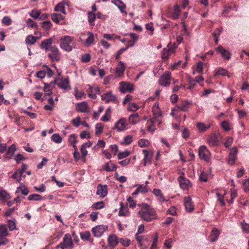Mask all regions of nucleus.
I'll return each instance as SVG.
<instances>
[{"label": "nucleus", "mask_w": 249, "mask_h": 249, "mask_svg": "<svg viewBox=\"0 0 249 249\" xmlns=\"http://www.w3.org/2000/svg\"><path fill=\"white\" fill-rule=\"evenodd\" d=\"M141 218L147 222H151L158 218L154 209L146 203L142 204L141 210L138 213Z\"/></svg>", "instance_id": "f257e3e1"}, {"label": "nucleus", "mask_w": 249, "mask_h": 249, "mask_svg": "<svg viewBox=\"0 0 249 249\" xmlns=\"http://www.w3.org/2000/svg\"><path fill=\"white\" fill-rule=\"evenodd\" d=\"M60 48L67 52H71L74 45L73 37L69 36H62L60 38Z\"/></svg>", "instance_id": "f03ea898"}, {"label": "nucleus", "mask_w": 249, "mask_h": 249, "mask_svg": "<svg viewBox=\"0 0 249 249\" xmlns=\"http://www.w3.org/2000/svg\"><path fill=\"white\" fill-rule=\"evenodd\" d=\"M171 74L169 71H165L159 80V84L162 87H169L171 84Z\"/></svg>", "instance_id": "7ed1b4c3"}, {"label": "nucleus", "mask_w": 249, "mask_h": 249, "mask_svg": "<svg viewBox=\"0 0 249 249\" xmlns=\"http://www.w3.org/2000/svg\"><path fill=\"white\" fill-rule=\"evenodd\" d=\"M51 53L48 54L49 58L53 62H58L60 59V54L58 48L56 46L50 48Z\"/></svg>", "instance_id": "20e7f679"}, {"label": "nucleus", "mask_w": 249, "mask_h": 249, "mask_svg": "<svg viewBox=\"0 0 249 249\" xmlns=\"http://www.w3.org/2000/svg\"><path fill=\"white\" fill-rule=\"evenodd\" d=\"M198 155L201 160L208 161L210 159V152L206 146L202 145L199 148Z\"/></svg>", "instance_id": "39448f33"}, {"label": "nucleus", "mask_w": 249, "mask_h": 249, "mask_svg": "<svg viewBox=\"0 0 249 249\" xmlns=\"http://www.w3.org/2000/svg\"><path fill=\"white\" fill-rule=\"evenodd\" d=\"M238 153L237 149L236 147H233L230 149L227 160V163L229 165H233L235 164L237 159V154Z\"/></svg>", "instance_id": "423d86ee"}, {"label": "nucleus", "mask_w": 249, "mask_h": 249, "mask_svg": "<svg viewBox=\"0 0 249 249\" xmlns=\"http://www.w3.org/2000/svg\"><path fill=\"white\" fill-rule=\"evenodd\" d=\"M101 100L104 101L106 104L109 102L116 104L118 102L117 97L115 95L113 94L111 91L102 95Z\"/></svg>", "instance_id": "0eeeda50"}, {"label": "nucleus", "mask_w": 249, "mask_h": 249, "mask_svg": "<svg viewBox=\"0 0 249 249\" xmlns=\"http://www.w3.org/2000/svg\"><path fill=\"white\" fill-rule=\"evenodd\" d=\"M107 230V227L105 225H98L93 227L92 230V232L95 237H101L104 232Z\"/></svg>", "instance_id": "6e6552de"}, {"label": "nucleus", "mask_w": 249, "mask_h": 249, "mask_svg": "<svg viewBox=\"0 0 249 249\" xmlns=\"http://www.w3.org/2000/svg\"><path fill=\"white\" fill-rule=\"evenodd\" d=\"M120 90L124 93L126 91L132 92L134 90V85L129 82H121L120 83Z\"/></svg>", "instance_id": "1a4fd4ad"}, {"label": "nucleus", "mask_w": 249, "mask_h": 249, "mask_svg": "<svg viewBox=\"0 0 249 249\" xmlns=\"http://www.w3.org/2000/svg\"><path fill=\"white\" fill-rule=\"evenodd\" d=\"M128 124L127 120L124 118H122L118 120L115 124V127L118 131H123L126 129Z\"/></svg>", "instance_id": "9d476101"}, {"label": "nucleus", "mask_w": 249, "mask_h": 249, "mask_svg": "<svg viewBox=\"0 0 249 249\" xmlns=\"http://www.w3.org/2000/svg\"><path fill=\"white\" fill-rule=\"evenodd\" d=\"M178 181L179 183L180 187L182 189H187L191 187V183L190 180L184 178L183 176H180L178 178Z\"/></svg>", "instance_id": "9b49d317"}, {"label": "nucleus", "mask_w": 249, "mask_h": 249, "mask_svg": "<svg viewBox=\"0 0 249 249\" xmlns=\"http://www.w3.org/2000/svg\"><path fill=\"white\" fill-rule=\"evenodd\" d=\"M216 50L225 59L229 60L231 58V53L228 51L225 50L223 46H219Z\"/></svg>", "instance_id": "f8f14e48"}, {"label": "nucleus", "mask_w": 249, "mask_h": 249, "mask_svg": "<svg viewBox=\"0 0 249 249\" xmlns=\"http://www.w3.org/2000/svg\"><path fill=\"white\" fill-rule=\"evenodd\" d=\"M54 83L61 89H70L69 82L68 79H57L54 80Z\"/></svg>", "instance_id": "ddd939ff"}, {"label": "nucleus", "mask_w": 249, "mask_h": 249, "mask_svg": "<svg viewBox=\"0 0 249 249\" xmlns=\"http://www.w3.org/2000/svg\"><path fill=\"white\" fill-rule=\"evenodd\" d=\"M184 203L185 209L189 212H192L194 210V206L190 196H186L184 198Z\"/></svg>", "instance_id": "4468645a"}, {"label": "nucleus", "mask_w": 249, "mask_h": 249, "mask_svg": "<svg viewBox=\"0 0 249 249\" xmlns=\"http://www.w3.org/2000/svg\"><path fill=\"white\" fill-rule=\"evenodd\" d=\"M107 241L108 246L111 249H113L117 245L119 242V239H118L116 235L114 234H111L108 236Z\"/></svg>", "instance_id": "2eb2a0df"}, {"label": "nucleus", "mask_w": 249, "mask_h": 249, "mask_svg": "<svg viewBox=\"0 0 249 249\" xmlns=\"http://www.w3.org/2000/svg\"><path fill=\"white\" fill-rule=\"evenodd\" d=\"M53 39L52 38L46 39L42 41L40 45V47L42 50H45L46 51L50 50L52 46Z\"/></svg>", "instance_id": "dca6fc26"}, {"label": "nucleus", "mask_w": 249, "mask_h": 249, "mask_svg": "<svg viewBox=\"0 0 249 249\" xmlns=\"http://www.w3.org/2000/svg\"><path fill=\"white\" fill-rule=\"evenodd\" d=\"M107 187L106 185L99 184L97 186L96 194L102 197H105L107 194Z\"/></svg>", "instance_id": "f3484780"}, {"label": "nucleus", "mask_w": 249, "mask_h": 249, "mask_svg": "<svg viewBox=\"0 0 249 249\" xmlns=\"http://www.w3.org/2000/svg\"><path fill=\"white\" fill-rule=\"evenodd\" d=\"M63 243L65 244V247H68L70 249L73 248V244L71 236L69 233H67L65 235L63 238Z\"/></svg>", "instance_id": "a211bd4d"}, {"label": "nucleus", "mask_w": 249, "mask_h": 249, "mask_svg": "<svg viewBox=\"0 0 249 249\" xmlns=\"http://www.w3.org/2000/svg\"><path fill=\"white\" fill-rule=\"evenodd\" d=\"M143 153L144 154V158L143 159V166H145L148 163H151V159L153 157L152 152H149L147 150H143Z\"/></svg>", "instance_id": "6ab92c4d"}, {"label": "nucleus", "mask_w": 249, "mask_h": 249, "mask_svg": "<svg viewBox=\"0 0 249 249\" xmlns=\"http://www.w3.org/2000/svg\"><path fill=\"white\" fill-rule=\"evenodd\" d=\"M125 69L124 64L122 61H118V64L116 68L115 73L118 76H122Z\"/></svg>", "instance_id": "aec40b11"}, {"label": "nucleus", "mask_w": 249, "mask_h": 249, "mask_svg": "<svg viewBox=\"0 0 249 249\" xmlns=\"http://www.w3.org/2000/svg\"><path fill=\"white\" fill-rule=\"evenodd\" d=\"M191 105L192 103L189 101H181L180 104L178 106V108L181 111H186Z\"/></svg>", "instance_id": "412c9836"}, {"label": "nucleus", "mask_w": 249, "mask_h": 249, "mask_svg": "<svg viewBox=\"0 0 249 249\" xmlns=\"http://www.w3.org/2000/svg\"><path fill=\"white\" fill-rule=\"evenodd\" d=\"M89 106L85 102L78 103L76 106V110L79 112L85 113L88 112Z\"/></svg>", "instance_id": "4be33fe9"}, {"label": "nucleus", "mask_w": 249, "mask_h": 249, "mask_svg": "<svg viewBox=\"0 0 249 249\" xmlns=\"http://www.w3.org/2000/svg\"><path fill=\"white\" fill-rule=\"evenodd\" d=\"M208 142L210 146H214L217 145L219 141L217 135L215 134H213L208 139Z\"/></svg>", "instance_id": "5701e85b"}, {"label": "nucleus", "mask_w": 249, "mask_h": 249, "mask_svg": "<svg viewBox=\"0 0 249 249\" xmlns=\"http://www.w3.org/2000/svg\"><path fill=\"white\" fill-rule=\"evenodd\" d=\"M152 110L154 115V117L152 119H154L156 122H159V124H160L161 123V121L158 118L161 116V112L158 107L156 108L153 107Z\"/></svg>", "instance_id": "b1692460"}, {"label": "nucleus", "mask_w": 249, "mask_h": 249, "mask_svg": "<svg viewBox=\"0 0 249 249\" xmlns=\"http://www.w3.org/2000/svg\"><path fill=\"white\" fill-rule=\"evenodd\" d=\"M220 232L216 228H213L210 235V240L211 242L216 241L219 235Z\"/></svg>", "instance_id": "393cba45"}, {"label": "nucleus", "mask_w": 249, "mask_h": 249, "mask_svg": "<svg viewBox=\"0 0 249 249\" xmlns=\"http://www.w3.org/2000/svg\"><path fill=\"white\" fill-rule=\"evenodd\" d=\"M16 150V146L14 144H13L12 145H11V146L9 147L5 155L4 156V157L9 159H11L12 156L14 154Z\"/></svg>", "instance_id": "a878e982"}, {"label": "nucleus", "mask_w": 249, "mask_h": 249, "mask_svg": "<svg viewBox=\"0 0 249 249\" xmlns=\"http://www.w3.org/2000/svg\"><path fill=\"white\" fill-rule=\"evenodd\" d=\"M148 192V189L146 185H140L135 191L132 193L133 196L137 195L139 193H145Z\"/></svg>", "instance_id": "bb28decb"}, {"label": "nucleus", "mask_w": 249, "mask_h": 249, "mask_svg": "<svg viewBox=\"0 0 249 249\" xmlns=\"http://www.w3.org/2000/svg\"><path fill=\"white\" fill-rule=\"evenodd\" d=\"M196 126L199 132H204L210 127L211 124L206 125L203 123L198 122L196 124Z\"/></svg>", "instance_id": "cd10ccee"}, {"label": "nucleus", "mask_w": 249, "mask_h": 249, "mask_svg": "<svg viewBox=\"0 0 249 249\" xmlns=\"http://www.w3.org/2000/svg\"><path fill=\"white\" fill-rule=\"evenodd\" d=\"M117 168L118 167L116 165L113 164L111 161L106 163L103 167L104 170L107 172H112Z\"/></svg>", "instance_id": "c85d7f7f"}, {"label": "nucleus", "mask_w": 249, "mask_h": 249, "mask_svg": "<svg viewBox=\"0 0 249 249\" xmlns=\"http://www.w3.org/2000/svg\"><path fill=\"white\" fill-rule=\"evenodd\" d=\"M67 4V2L65 1L59 3L54 8L55 11L60 12L64 14H66L65 4Z\"/></svg>", "instance_id": "c756f323"}, {"label": "nucleus", "mask_w": 249, "mask_h": 249, "mask_svg": "<svg viewBox=\"0 0 249 249\" xmlns=\"http://www.w3.org/2000/svg\"><path fill=\"white\" fill-rule=\"evenodd\" d=\"M159 235L158 233L155 232L152 235V244L151 246L150 249H158V240Z\"/></svg>", "instance_id": "7c9ffc66"}, {"label": "nucleus", "mask_w": 249, "mask_h": 249, "mask_svg": "<svg viewBox=\"0 0 249 249\" xmlns=\"http://www.w3.org/2000/svg\"><path fill=\"white\" fill-rule=\"evenodd\" d=\"M153 193L158 197V199L159 201L164 202L165 201V199L160 190L154 189L153 191Z\"/></svg>", "instance_id": "2f4dec72"}, {"label": "nucleus", "mask_w": 249, "mask_h": 249, "mask_svg": "<svg viewBox=\"0 0 249 249\" xmlns=\"http://www.w3.org/2000/svg\"><path fill=\"white\" fill-rule=\"evenodd\" d=\"M10 197L9 194L6 191L3 189H0V200L4 202L10 199Z\"/></svg>", "instance_id": "473e14b6"}, {"label": "nucleus", "mask_w": 249, "mask_h": 249, "mask_svg": "<svg viewBox=\"0 0 249 249\" xmlns=\"http://www.w3.org/2000/svg\"><path fill=\"white\" fill-rule=\"evenodd\" d=\"M38 38V37H35L33 35H29L26 37L25 42L27 45H32L36 43Z\"/></svg>", "instance_id": "72a5a7b5"}, {"label": "nucleus", "mask_w": 249, "mask_h": 249, "mask_svg": "<svg viewBox=\"0 0 249 249\" xmlns=\"http://www.w3.org/2000/svg\"><path fill=\"white\" fill-rule=\"evenodd\" d=\"M140 120L139 115L138 113L131 114L129 117V122L130 124H135Z\"/></svg>", "instance_id": "f704fd0d"}, {"label": "nucleus", "mask_w": 249, "mask_h": 249, "mask_svg": "<svg viewBox=\"0 0 249 249\" xmlns=\"http://www.w3.org/2000/svg\"><path fill=\"white\" fill-rule=\"evenodd\" d=\"M52 19L56 23H58L64 19V17L60 14L53 13L51 16Z\"/></svg>", "instance_id": "c9c22d12"}, {"label": "nucleus", "mask_w": 249, "mask_h": 249, "mask_svg": "<svg viewBox=\"0 0 249 249\" xmlns=\"http://www.w3.org/2000/svg\"><path fill=\"white\" fill-rule=\"evenodd\" d=\"M87 35L89 36L86 40L85 42L87 46H89L94 41V34L92 32H88L87 33Z\"/></svg>", "instance_id": "e433bc0d"}, {"label": "nucleus", "mask_w": 249, "mask_h": 249, "mask_svg": "<svg viewBox=\"0 0 249 249\" xmlns=\"http://www.w3.org/2000/svg\"><path fill=\"white\" fill-rule=\"evenodd\" d=\"M172 53L171 52L168 48H164L163 49L161 52V58L163 60H167L169 56Z\"/></svg>", "instance_id": "4c0bfd02"}, {"label": "nucleus", "mask_w": 249, "mask_h": 249, "mask_svg": "<svg viewBox=\"0 0 249 249\" xmlns=\"http://www.w3.org/2000/svg\"><path fill=\"white\" fill-rule=\"evenodd\" d=\"M110 114H111V108L108 107L106 110V113L105 115H104L101 120L103 122H107L110 118Z\"/></svg>", "instance_id": "58836bf2"}, {"label": "nucleus", "mask_w": 249, "mask_h": 249, "mask_svg": "<svg viewBox=\"0 0 249 249\" xmlns=\"http://www.w3.org/2000/svg\"><path fill=\"white\" fill-rule=\"evenodd\" d=\"M188 85L187 89L190 90L194 89L196 85V80H194L193 78L189 76L187 78Z\"/></svg>", "instance_id": "ea45409f"}, {"label": "nucleus", "mask_w": 249, "mask_h": 249, "mask_svg": "<svg viewBox=\"0 0 249 249\" xmlns=\"http://www.w3.org/2000/svg\"><path fill=\"white\" fill-rule=\"evenodd\" d=\"M9 234L6 226L4 224L0 225V236H7Z\"/></svg>", "instance_id": "a19ab883"}, {"label": "nucleus", "mask_w": 249, "mask_h": 249, "mask_svg": "<svg viewBox=\"0 0 249 249\" xmlns=\"http://www.w3.org/2000/svg\"><path fill=\"white\" fill-rule=\"evenodd\" d=\"M180 10L178 5L176 4L174 7L172 18L174 19H177L178 18L180 14Z\"/></svg>", "instance_id": "79ce46f5"}, {"label": "nucleus", "mask_w": 249, "mask_h": 249, "mask_svg": "<svg viewBox=\"0 0 249 249\" xmlns=\"http://www.w3.org/2000/svg\"><path fill=\"white\" fill-rule=\"evenodd\" d=\"M80 237L84 241H89L90 240V233L89 231L81 232L80 233Z\"/></svg>", "instance_id": "37998d69"}, {"label": "nucleus", "mask_w": 249, "mask_h": 249, "mask_svg": "<svg viewBox=\"0 0 249 249\" xmlns=\"http://www.w3.org/2000/svg\"><path fill=\"white\" fill-rule=\"evenodd\" d=\"M105 206V204L104 202L103 201H101L93 204L92 208L94 210H99L104 208Z\"/></svg>", "instance_id": "c03bdc74"}, {"label": "nucleus", "mask_w": 249, "mask_h": 249, "mask_svg": "<svg viewBox=\"0 0 249 249\" xmlns=\"http://www.w3.org/2000/svg\"><path fill=\"white\" fill-rule=\"evenodd\" d=\"M42 199V197L36 194H31L28 197V199L30 201H39Z\"/></svg>", "instance_id": "a18cd8bd"}, {"label": "nucleus", "mask_w": 249, "mask_h": 249, "mask_svg": "<svg viewBox=\"0 0 249 249\" xmlns=\"http://www.w3.org/2000/svg\"><path fill=\"white\" fill-rule=\"evenodd\" d=\"M121 208L120 211L119 212V216H127V213H128V211L127 209H125L124 208V205L123 202L120 203Z\"/></svg>", "instance_id": "49530a36"}, {"label": "nucleus", "mask_w": 249, "mask_h": 249, "mask_svg": "<svg viewBox=\"0 0 249 249\" xmlns=\"http://www.w3.org/2000/svg\"><path fill=\"white\" fill-rule=\"evenodd\" d=\"M155 121L154 119H150L149 121L147 122L148 124H149V125L147 126V130L149 132H154L155 130V126L154 124L155 123Z\"/></svg>", "instance_id": "de8ad7c7"}, {"label": "nucleus", "mask_w": 249, "mask_h": 249, "mask_svg": "<svg viewBox=\"0 0 249 249\" xmlns=\"http://www.w3.org/2000/svg\"><path fill=\"white\" fill-rule=\"evenodd\" d=\"M130 37L133 40H129L128 43L129 46H133L135 42L138 40V36L134 33H131L130 34Z\"/></svg>", "instance_id": "09e8293b"}, {"label": "nucleus", "mask_w": 249, "mask_h": 249, "mask_svg": "<svg viewBox=\"0 0 249 249\" xmlns=\"http://www.w3.org/2000/svg\"><path fill=\"white\" fill-rule=\"evenodd\" d=\"M52 140L56 143H60L62 141V138L58 134H53L51 137Z\"/></svg>", "instance_id": "8fccbe9b"}, {"label": "nucleus", "mask_w": 249, "mask_h": 249, "mask_svg": "<svg viewBox=\"0 0 249 249\" xmlns=\"http://www.w3.org/2000/svg\"><path fill=\"white\" fill-rule=\"evenodd\" d=\"M96 18V16L95 14H94L92 12H88V21L90 24L91 25H94V20Z\"/></svg>", "instance_id": "3c124183"}, {"label": "nucleus", "mask_w": 249, "mask_h": 249, "mask_svg": "<svg viewBox=\"0 0 249 249\" xmlns=\"http://www.w3.org/2000/svg\"><path fill=\"white\" fill-rule=\"evenodd\" d=\"M115 4L118 6V8L120 10L122 13L125 12L124 11V9L125 8V5L122 0H116Z\"/></svg>", "instance_id": "603ef678"}, {"label": "nucleus", "mask_w": 249, "mask_h": 249, "mask_svg": "<svg viewBox=\"0 0 249 249\" xmlns=\"http://www.w3.org/2000/svg\"><path fill=\"white\" fill-rule=\"evenodd\" d=\"M133 141V137L131 135H127L124 139V141L121 142L123 145H129Z\"/></svg>", "instance_id": "864d4df0"}, {"label": "nucleus", "mask_w": 249, "mask_h": 249, "mask_svg": "<svg viewBox=\"0 0 249 249\" xmlns=\"http://www.w3.org/2000/svg\"><path fill=\"white\" fill-rule=\"evenodd\" d=\"M139 109V107L136 103L130 102L128 104V110L129 111H135Z\"/></svg>", "instance_id": "5fc2aeb1"}, {"label": "nucleus", "mask_w": 249, "mask_h": 249, "mask_svg": "<svg viewBox=\"0 0 249 249\" xmlns=\"http://www.w3.org/2000/svg\"><path fill=\"white\" fill-rule=\"evenodd\" d=\"M228 71L223 68H219L215 73V76L217 75H222V76H226L228 74Z\"/></svg>", "instance_id": "6e6d98bb"}, {"label": "nucleus", "mask_w": 249, "mask_h": 249, "mask_svg": "<svg viewBox=\"0 0 249 249\" xmlns=\"http://www.w3.org/2000/svg\"><path fill=\"white\" fill-rule=\"evenodd\" d=\"M8 226L10 231L16 229V220H8L7 221Z\"/></svg>", "instance_id": "4d7b16f0"}, {"label": "nucleus", "mask_w": 249, "mask_h": 249, "mask_svg": "<svg viewBox=\"0 0 249 249\" xmlns=\"http://www.w3.org/2000/svg\"><path fill=\"white\" fill-rule=\"evenodd\" d=\"M138 145L141 147H146L149 145V142L146 139H142L138 141Z\"/></svg>", "instance_id": "13d9d810"}, {"label": "nucleus", "mask_w": 249, "mask_h": 249, "mask_svg": "<svg viewBox=\"0 0 249 249\" xmlns=\"http://www.w3.org/2000/svg\"><path fill=\"white\" fill-rule=\"evenodd\" d=\"M22 176V175L21 173L18 170H17L12 176V178L14 179H17L18 182H20Z\"/></svg>", "instance_id": "bf43d9fd"}, {"label": "nucleus", "mask_w": 249, "mask_h": 249, "mask_svg": "<svg viewBox=\"0 0 249 249\" xmlns=\"http://www.w3.org/2000/svg\"><path fill=\"white\" fill-rule=\"evenodd\" d=\"M127 205L132 209H134L136 206V202L132 199L131 197H129L127 199Z\"/></svg>", "instance_id": "052dcab7"}, {"label": "nucleus", "mask_w": 249, "mask_h": 249, "mask_svg": "<svg viewBox=\"0 0 249 249\" xmlns=\"http://www.w3.org/2000/svg\"><path fill=\"white\" fill-rule=\"evenodd\" d=\"M19 191H20L21 194L24 195H27L29 193V190L28 188L24 186L17 188L16 193H18Z\"/></svg>", "instance_id": "680f3d73"}, {"label": "nucleus", "mask_w": 249, "mask_h": 249, "mask_svg": "<svg viewBox=\"0 0 249 249\" xmlns=\"http://www.w3.org/2000/svg\"><path fill=\"white\" fill-rule=\"evenodd\" d=\"M221 126L223 129L226 131H229L231 130V126L228 121H224L221 123Z\"/></svg>", "instance_id": "e2e57ef3"}, {"label": "nucleus", "mask_w": 249, "mask_h": 249, "mask_svg": "<svg viewBox=\"0 0 249 249\" xmlns=\"http://www.w3.org/2000/svg\"><path fill=\"white\" fill-rule=\"evenodd\" d=\"M103 127L101 123H97L96 124L95 130L96 134L100 135L103 132Z\"/></svg>", "instance_id": "0e129e2a"}, {"label": "nucleus", "mask_w": 249, "mask_h": 249, "mask_svg": "<svg viewBox=\"0 0 249 249\" xmlns=\"http://www.w3.org/2000/svg\"><path fill=\"white\" fill-rule=\"evenodd\" d=\"M119 243H120L123 246L128 247L130 245V240L121 238L119 239Z\"/></svg>", "instance_id": "69168bd1"}, {"label": "nucleus", "mask_w": 249, "mask_h": 249, "mask_svg": "<svg viewBox=\"0 0 249 249\" xmlns=\"http://www.w3.org/2000/svg\"><path fill=\"white\" fill-rule=\"evenodd\" d=\"M203 70V63L199 61L196 66V71L199 73H202Z\"/></svg>", "instance_id": "338daca9"}, {"label": "nucleus", "mask_w": 249, "mask_h": 249, "mask_svg": "<svg viewBox=\"0 0 249 249\" xmlns=\"http://www.w3.org/2000/svg\"><path fill=\"white\" fill-rule=\"evenodd\" d=\"M40 14L41 12L39 11L33 10L31 12L30 15L34 18L36 19L38 18V17L40 15Z\"/></svg>", "instance_id": "774afa93"}]
</instances>
